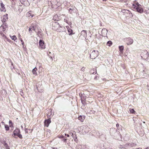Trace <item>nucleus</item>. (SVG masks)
I'll use <instances>...</instances> for the list:
<instances>
[{
	"label": "nucleus",
	"mask_w": 149,
	"mask_h": 149,
	"mask_svg": "<svg viewBox=\"0 0 149 149\" xmlns=\"http://www.w3.org/2000/svg\"><path fill=\"white\" fill-rule=\"evenodd\" d=\"M52 25V29L58 32L63 31L64 30V27L63 26H60L59 23L56 22H54Z\"/></svg>",
	"instance_id": "f257e3e1"
},
{
	"label": "nucleus",
	"mask_w": 149,
	"mask_h": 149,
	"mask_svg": "<svg viewBox=\"0 0 149 149\" xmlns=\"http://www.w3.org/2000/svg\"><path fill=\"white\" fill-rule=\"evenodd\" d=\"M12 136L15 138H17L16 136H17L20 139L22 138V136L20 134V130L18 129H16L14 131Z\"/></svg>",
	"instance_id": "f03ea898"
},
{
	"label": "nucleus",
	"mask_w": 149,
	"mask_h": 149,
	"mask_svg": "<svg viewBox=\"0 0 149 149\" xmlns=\"http://www.w3.org/2000/svg\"><path fill=\"white\" fill-rule=\"evenodd\" d=\"M8 15L7 14H6V15H3L2 17V19L1 20L2 22L3 23V25H1L0 27V28L1 29L2 28H3V31L5 30L7 26V24L5 23L4 25L6 27L5 28L3 27L4 23H5L6 22L8 19Z\"/></svg>",
	"instance_id": "7ed1b4c3"
},
{
	"label": "nucleus",
	"mask_w": 149,
	"mask_h": 149,
	"mask_svg": "<svg viewBox=\"0 0 149 149\" xmlns=\"http://www.w3.org/2000/svg\"><path fill=\"white\" fill-rule=\"evenodd\" d=\"M98 54L97 50H94L90 54V57L92 59H94L98 56Z\"/></svg>",
	"instance_id": "20e7f679"
},
{
	"label": "nucleus",
	"mask_w": 149,
	"mask_h": 149,
	"mask_svg": "<svg viewBox=\"0 0 149 149\" xmlns=\"http://www.w3.org/2000/svg\"><path fill=\"white\" fill-rule=\"evenodd\" d=\"M141 56L142 59L146 60L148 57V52L146 50L143 51L142 52Z\"/></svg>",
	"instance_id": "39448f33"
},
{
	"label": "nucleus",
	"mask_w": 149,
	"mask_h": 149,
	"mask_svg": "<svg viewBox=\"0 0 149 149\" xmlns=\"http://www.w3.org/2000/svg\"><path fill=\"white\" fill-rule=\"evenodd\" d=\"M142 74L143 75V78L148 77L149 75V70L148 69H145L142 72Z\"/></svg>",
	"instance_id": "423d86ee"
},
{
	"label": "nucleus",
	"mask_w": 149,
	"mask_h": 149,
	"mask_svg": "<svg viewBox=\"0 0 149 149\" xmlns=\"http://www.w3.org/2000/svg\"><path fill=\"white\" fill-rule=\"evenodd\" d=\"M80 37L82 39H86V31L83 30L81 33Z\"/></svg>",
	"instance_id": "0eeeda50"
},
{
	"label": "nucleus",
	"mask_w": 149,
	"mask_h": 149,
	"mask_svg": "<svg viewBox=\"0 0 149 149\" xmlns=\"http://www.w3.org/2000/svg\"><path fill=\"white\" fill-rule=\"evenodd\" d=\"M39 46L40 47V48L41 49H44L45 48V45L43 41L42 40H40L39 42Z\"/></svg>",
	"instance_id": "6e6552de"
},
{
	"label": "nucleus",
	"mask_w": 149,
	"mask_h": 149,
	"mask_svg": "<svg viewBox=\"0 0 149 149\" xmlns=\"http://www.w3.org/2000/svg\"><path fill=\"white\" fill-rule=\"evenodd\" d=\"M0 10L1 11L6 12V8L5 7V5L3 4L2 1H0Z\"/></svg>",
	"instance_id": "1a4fd4ad"
},
{
	"label": "nucleus",
	"mask_w": 149,
	"mask_h": 149,
	"mask_svg": "<svg viewBox=\"0 0 149 149\" xmlns=\"http://www.w3.org/2000/svg\"><path fill=\"white\" fill-rule=\"evenodd\" d=\"M125 40L127 45H131L133 42V40L131 38H126Z\"/></svg>",
	"instance_id": "9d476101"
},
{
	"label": "nucleus",
	"mask_w": 149,
	"mask_h": 149,
	"mask_svg": "<svg viewBox=\"0 0 149 149\" xmlns=\"http://www.w3.org/2000/svg\"><path fill=\"white\" fill-rule=\"evenodd\" d=\"M137 12L141 13L143 12V10L141 6L134 8Z\"/></svg>",
	"instance_id": "9b49d317"
},
{
	"label": "nucleus",
	"mask_w": 149,
	"mask_h": 149,
	"mask_svg": "<svg viewBox=\"0 0 149 149\" xmlns=\"http://www.w3.org/2000/svg\"><path fill=\"white\" fill-rule=\"evenodd\" d=\"M51 123L50 119L49 118L48 119L46 120L44 122L45 125L48 127L49 125V124Z\"/></svg>",
	"instance_id": "f8f14e48"
},
{
	"label": "nucleus",
	"mask_w": 149,
	"mask_h": 149,
	"mask_svg": "<svg viewBox=\"0 0 149 149\" xmlns=\"http://www.w3.org/2000/svg\"><path fill=\"white\" fill-rule=\"evenodd\" d=\"M107 31H108L107 29H103L102 31V35L104 36H105L106 35H107Z\"/></svg>",
	"instance_id": "ddd939ff"
},
{
	"label": "nucleus",
	"mask_w": 149,
	"mask_h": 149,
	"mask_svg": "<svg viewBox=\"0 0 149 149\" xmlns=\"http://www.w3.org/2000/svg\"><path fill=\"white\" fill-rule=\"evenodd\" d=\"M66 28L67 29L69 35H71L72 34H73L74 33H72V30L70 29V28L68 26H66Z\"/></svg>",
	"instance_id": "4468645a"
},
{
	"label": "nucleus",
	"mask_w": 149,
	"mask_h": 149,
	"mask_svg": "<svg viewBox=\"0 0 149 149\" xmlns=\"http://www.w3.org/2000/svg\"><path fill=\"white\" fill-rule=\"evenodd\" d=\"M1 124L2 125H4L5 130L6 131H8L9 130V128L8 125L5 124L3 122H2Z\"/></svg>",
	"instance_id": "2eb2a0df"
},
{
	"label": "nucleus",
	"mask_w": 149,
	"mask_h": 149,
	"mask_svg": "<svg viewBox=\"0 0 149 149\" xmlns=\"http://www.w3.org/2000/svg\"><path fill=\"white\" fill-rule=\"evenodd\" d=\"M78 119L81 122H83L85 119V116H80L78 117Z\"/></svg>",
	"instance_id": "dca6fc26"
},
{
	"label": "nucleus",
	"mask_w": 149,
	"mask_h": 149,
	"mask_svg": "<svg viewBox=\"0 0 149 149\" xmlns=\"http://www.w3.org/2000/svg\"><path fill=\"white\" fill-rule=\"evenodd\" d=\"M37 70V69L36 68V67H35L32 70V72L33 73V74L35 76L37 75V72H36Z\"/></svg>",
	"instance_id": "f3484780"
},
{
	"label": "nucleus",
	"mask_w": 149,
	"mask_h": 149,
	"mask_svg": "<svg viewBox=\"0 0 149 149\" xmlns=\"http://www.w3.org/2000/svg\"><path fill=\"white\" fill-rule=\"evenodd\" d=\"M31 11H30L27 13L26 14L27 16L29 17L30 18H31L33 17V15L31 13Z\"/></svg>",
	"instance_id": "a211bd4d"
},
{
	"label": "nucleus",
	"mask_w": 149,
	"mask_h": 149,
	"mask_svg": "<svg viewBox=\"0 0 149 149\" xmlns=\"http://www.w3.org/2000/svg\"><path fill=\"white\" fill-rule=\"evenodd\" d=\"M53 19L55 21H58L60 19L57 15H55L53 16Z\"/></svg>",
	"instance_id": "6ab92c4d"
},
{
	"label": "nucleus",
	"mask_w": 149,
	"mask_h": 149,
	"mask_svg": "<svg viewBox=\"0 0 149 149\" xmlns=\"http://www.w3.org/2000/svg\"><path fill=\"white\" fill-rule=\"evenodd\" d=\"M132 6L133 8H134L141 6V5L138 2H137L135 4H133L132 5Z\"/></svg>",
	"instance_id": "aec40b11"
},
{
	"label": "nucleus",
	"mask_w": 149,
	"mask_h": 149,
	"mask_svg": "<svg viewBox=\"0 0 149 149\" xmlns=\"http://www.w3.org/2000/svg\"><path fill=\"white\" fill-rule=\"evenodd\" d=\"M119 51L121 53H123L124 50V47L123 46H119Z\"/></svg>",
	"instance_id": "412c9836"
},
{
	"label": "nucleus",
	"mask_w": 149,
	"mask_h": 149,
	"mask_svg": "<svg viewBox=\"0 0 149 149\" xmlns=\"http://www.w3.org/2000/svg\"><path fill=\"white\" fill-rule=\"evenodd\" d=\"M30 28H31L32 30L35 31L36 25L35 24H32L31 26H30Z\"/></svg>",
	"instance_id": "4be33fe9"
},
{
	"label": "nucleus",
	"mask_w": 149,
	"mask_h": 149,
	"mask_svg": "<svg viewBox=\"0 0 149 149\" xmlns=\"http://www.w3.org/2000/svg\"><path fill=\"white\" fill-rule=\"evenodd\" d=\"M20 2L23 4L25 5L27 2V0H19Z\"/></svg>",
	"instance_id": "5701e85b"
},
{
	"label": "nucleus",
	"mask_w": 149,
	"mask_h": 149,
	"mask_svg": "<svg viewBox=\"0 0 149 149\" xmlns=\"http://www.w3.org/2000/svg\"><path fill=\"white\" fill-rule=\"evenodd\" d=\"M122 11L123 13H129L130 16H132V13H130V11H129V10H122Z\"/></svg>",
	"instance_id": "b1692460"
},
{
	"label": "nucleus",
	"mask_w": 149,
	"mask_h": 149,
	"mask_svg": "<svg viewBox=\"0 0 149 149\" xmlns=\"http://www.w3.org/2000/svg\"><path fill=\"white\" fill-rule=\"evenodd\" d=\"M112 44V42L111 41H109L107 42L106 45L110 47L111 45Z\"/></svg>",
	"instance_id": "393cba45"
},
{
	"label": "nucleus",
	"mask_w": 149,
	"mask_h": 149,
	"mask_svg": "<svg viewBox=\"0 0 149 149\" xmlns=\"http://www.w3.org/2000/svg\"><path fill=\"white\" fill-rule=\"evenodd\" d=\"M73 138L75 142H76V143L78 142V140L77 138V136L76 135H74V136L73 137Z\"/></svg>",
	"instance_id": "a878e982"
},
{
	"label": "nucleus",
	"mask_w": 149,
	"mask_h": 149,
	"mask_svg": "<svg viewBox=\"0 0 149 149\" xmlns=\"http://www.w3.org/2000/svg\"><path fill=\"white\" fill-rule=\"evenodd\" d=\"M70 134L71 135V136L73 138L74 136V135H76V133L74 131L73 133L70 132Z\"/></svg>",
	"instance_id": "bb28decb"
},
{
	"label": "nucleus",
	"mask_w": 149,
	"mask_h": 149,
	"mask_svg": "<svg viewBox=\"0 0 149 149\" xmlns=\"http://www.w3.org/2000/svg\"><path fill=\"white\" fill-rule=\"evenodd\" d=\"M68 19H69V18L68 17L65 16V18L64 19V22H66V23L68 24Z\"/></svg>",
	"instance_id": "cd10ccee"
},
{
	"label": "nucleus",
	"mask_w": 149,
	"mask_h": 149,
	"mask_svg": "<svg viewBox=\"0 0 149 149\" xmlns=\"http://www.w3.org/2000/svg\"><path fill=\"white\" fill-rule=\"evenodd\" d=\"M11 38L12 40L14 41H15L17 39V37L15 36H13L11 37Z\"/></svg>",
	"instance_id": "c85d7f7f"
},
{
	"label": "nucleus",
	"mask_w": 149,
	"mask_h": 149,
	"mask_svg": "<svg viewBox=\"0 0 149 149\" xmlns=\"http://www.w3.org/2000/svg\"><path fill=\"white\" fill-rule=\"evenodd\" d=\"M130 111L131 113L132 114L135 113V111L133 109H130Z\"/></svg>",
	"instance_id": "c756f323"
},
{
	"label": "nucleus",
	"mask_w": 149,
	"mask_h": 149,
	"mask_svg": "<svg viewBox=\"0 0 149 149\" xmlns=\"http://www.w3.org/2000/svg\"><path fill=\"white\" fill-rule=\"evenodd\" d=\"M4 145L6 149H10L9 147L6 143H5Z\"/></svg>",
	"instance_id": "7c9ffc66"
},
{
	"label": "nucleus",
	"mask_w": 149,
	"mask_h": 149,
	"mask_svg": "<svg viewBox=\"0 0 149 149\" xmlns=\"http://www.w3.org/2000/svg\"><path fill=\"white\" fill-rule=\"evenodd\" d=\"M49 111L50 112V113H49L47 114V116H50L52 114V113L51 112V110H49Z\"/></svg>",
	"instance_id": "2f4dec72"
},
{
	"label": "nucleus",
	"mask_w": 149,
	"mask_h": 149,
	"mask_svg": "<svg viewBox=\"0 0 149 149\" xmlns=\"http://www.w3.org/2000/svg\"><path fill=\"white\" fill-rule=\"evenodd\" d=\"M74 10V9L73 8H70L69 10V12L70 14H72V11H73Z\"/></svg>",
	"instance_id": "473e14b6"
},
{
	"label": "nucleus",
	"mask_w": 149,
	"mask_h": 149,
	"mask_svg": "<svg viewBox=\"0 0 149 149\" xmlns=\"http://www.w3.org/2000/svg\"><path fill=\"white\" fill-rule=\"evenodd\" d=\"M20 40L22 42V45H24V41H23V40H22V38H20Z\"/></svg>",
	"instance_id": "72a5a7b5"
},
{
	"label": "nucleus",
	"mask_w": 149,
	"mask_h": 149,
	"mask_svg": "<svg viewBox=\"0 0 149 149\" xmlns=\"http://www.w3.org/2000/svg\"><path fill=\"white\" fill-rule=\"evenodd\" d=\"M95 112V111H93V110H91L90 111V113H94Z\"/></svg>",
	"instance_id": "f704fd0d"
},
{
	"label": "nucleus",
	"mask_w": 149,
	"mask_h": 149,
	"mask_svg": "<svg viewBox=\"0 0 149 149\" xmlns=\"http://www.w3.org/2000/svg\"><path fill=\"white\" fill-rule=\"evenodd\" d=\"M31 29L32 28H30H30H29V33H31V31H32V30Z\"/></svg>",
	"instance_id": "c9c22d12"
},
{
	"label": "nucleus",
	"mask_w": 149,
	"mask_h": 149,
	"mask_svg": "<svg viewBox=\"0 0 149 149\" xmlns=\"http://www.w3.org/2000/svg\"><path fill=\"white\" fill-rule=\"evenodd\" d=\"M48 149H57V148H52L49 147V148H48Z\"/></svg>",
	"instance_id": "e433bc0d"
},
{
	"label": "nucleus",
	"mask_w": 149,
	"mask_h": 149,
	"mask_svg": "<svg viewBox=\"0 0 149 149\" xmlns=\"http://www.w3.org/2000/svg\"><path fill=\"white\" fill-rule=\"evenodd\" d=\"M28 130L27 129H25V131L26 133H27L28 132Z\"/></svg>",
	"instance_id": "4c0bfd02"
},
{
	"label": "nucleus",
	"mask_w": 149,
	"mask_h": 149,
	"mask_svg": "<svg viewBox=\"0 0 149 149\" xmlns=\"http://www.w3.org/2000/svg\"><path fill=\"white\" fill-rule=\"evenodd\" d=\"M67 140V139H64L63 140V141L64 142H66Z\"/></svg>",
	"instance_id": "58836bf2"
},
{
	"label": "nucleus",
	"mask_w": 149,
	"mask_h": 149,
	"mask_svg": "<svg viewBox=\"0 0 149 149\" xmlns=\"http://www.w3.org/2000/svg\"><path fill=\"white\" fill-rule=\"evenodd\" d=\"M65 136H66L67 137H68L69 136V135L68 134H65Z\"/></svg>",
	"instance_id": "ea45409f"
},
{
	"label": "nucleus",
	"mask_w": 149,
	"mask_h": 149,
	"mask_svg": "<svg viewBox=\"0 0 149 149\" xmlns=\"http://www.w3.org/2000/svg\"><path fill=\"white\" fill-rule=\"evenodd\" d=\"M64 138V136H61L59 137V138Z\"/></svg>",
	"instance_id": "a19ab883"
},
{
	"label": "nucleus",
	"mask_w": 149,
	"mask_h": 149,
	"mask_svg": "<svg viewBox=\"0 0 149 149\" xmlns=\"http://www.w3.org/2000/svg\"><path fill=\"white\" fill-rule=\"evenodd\" d=\"M119 126V125L118 124H117L116 125V126L117 127H118Z\"/></svg>",
	"instance_id": "79ce46f5"
},
{
	"label": "nucleus",
	"mask_w": 149,
	"mask_h": 149,
	"mask_svg": "<svg viewBox=\"0 0 149 149\" xmlns=\"http://www.w3.org/2000/svg\"><path fill=\"white\" fill-rule=\"evenodd\" d=\"M135 149H142V148H136Z\"/></svg>",
	"instance_id": "37998d69"
},
{
	"label": "nucleus",
	"mask_w": 149,
	"mask_h": 149,
	"mask_svg": "<svg viewBox=\"0 0 149 149\" xmlns=\"http://www.w3.org/2000/svg\"><path fill=\"white\" fill-rule=\"evenodd\" d=\"M145 149H149V146L147 147V148H145Z\"/></svg>",
	"instance_id": "c03bdc74"
},
{
	"label": "nucleus",
	"mask_w": 149,
	"mask_h": 149,
	"mask_svg": "<svg viewBox=\"0 0 149 149\" xmlns=\"http://www.w3.org/2000/svg\"><path fill=\"white\" fill-rule=\"evenodd\" d=\"M9 123H12V121L10 120L9 121Z\"/></svg>",
	"instance_id": "a18cd8bd"
},
{
	"label": "nucleus",
	"mask_w": 149,
	"mask_h": 149,
	"mask_svg": "<svg viewBox=\"0 0 149 149\" xmlns=\"http://www.w3.org/2000/svg\"><path fill=\"white\" fill-rule=\"evenodd\" d=\"M83 68H84V67H83V68H82V70H83Z\"/></svg>",
	"instance_id": "49530a36"
},
{
	"label": "nucleus",
	"mask_w": 149,
	"mask_h": 149,
	"mask_svg": "<svg viewBox=\"0 0 149 149\" xmlns=\"http://www.w3.org/2000/svg\"><path fill=\"white\" fill-rule=\"evenodd\" d=\"M83 68H84V67H83V68H82V70H83Z\"/></svg>",
	"instance_id": "de8ad7c7"
},
{
	"label": "nucleus",
	"mask_w": 149,
	"mask_h": 149,
	"mask_svg": "<svg viewBox=\"0 0 149 149\" xmlns=\"http://www.w3.org/2000/svg\"><path fill=\"white\" fill-rule=\"evenodd\" d=\"M103 1H106V0H103Z\"/></svg>",
	"instance_id": "09e8293b"
},
{
	"label": "nucleus",
	"mask_w": 149,
	"mask_h": 149,
	"mask_svg": "<svg viewBox=\"0 0 149 149\" xmlns=\"http://www.w3.org/2000/svg\"><path fill=\"white\" fill-rule=\"evenodd\" d=\"M143 123H145V122L144 121L143 122Z\"/></svg>",
	"instance_id": "8fccbe9b"
},
{
	"label": "nucleus",
	"mask_w": 149,
	"mask_h": 149,
	"mask_svg": "<svg viewBox=\"0 0 149 149\" xmlns=\"http://www.w3.org/2000/svg\"><path fill=\"white\" fill-rule=\"evenodd\" d=\"M22 94H21V95L22 96Z\"/></svg>",
	"instance_id": "3c124183"
},
{
	"label": "nucleus",
	"mask_w": 149,
	"mask_h": 149,
	"mask_svg": "<svg viewBox=\"0 0 149 149\" xmlns=\"http://www.w3.org/2000/svg\"><path fill=\"white\" fill-rule=\"evenodd\" d=\"M22 94H21V95L22 96Z\"/></svg>",
	"instance_id": "603ef678"
},
{
	"label": "nucleus",
	"mask_w": 149,
	"mask_h": 149,
	"mask_svg": "<svg viewBox=\"0 0 149 149\" xmlns=\"http://www.w3.org/2000/svg\"><path fill=\"white\" fill-rule=\"evenodd\" d=\"M19 36H20V34H19Z\"/></svg>",
	"instance_id": "864d4df0"
},
{
	"label": "nucleus",
	"mask_w": 149,
	"mask_h": 149,
	"mask_svg": "<svg viewBox=\"0 0 149 149\" xmlns=\"http://www.w3.org/2000/svg\"><path fill=\"white\" fill-rule=\"evenodd\" d=\"M19 36H20V34H19Z\"/></svg>",
	"instance_id": "5fc2aeb1"
},
{
	"label": "nucleus",
	"mask_w": 149,
	"mask_h": 149,
	"mask_svg": "<svg viewBox=\"0 0 149 149\" xmlns=\"http://www.w3.org/2000/svg\"><path fill=\"white\" fill-rule=\"evenodd\" d=\"M19 36H20V34H19Z\"/></svg>",
	"instance_id": "6e6d98bb"
},
{
	"label": "nucleus",
	"mask_w": 149,
	"mask_h": 149,
	"mask_svg": "<svg viewBox=\"0 0 149 149\" xmlns=\"http://www.w3.org/2000/svg\"><path fill=\"white\" fill-rule=\"evenodd\" d=\"M51 57V58H52V57H51H51Z\"/></svg>",
	"instance_id": "4d7b16f0"
}]
</instances>
